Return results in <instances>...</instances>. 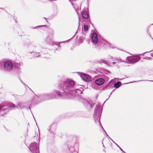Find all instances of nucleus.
Masks as SVG:
<instances>
[{
    "label": "nucleus",
    "mask_w": 153,
    "mask_h": 153,
    "mask_svg": "<svg viewBox=\"0 0 153 153\" xmlns=\"http://www.w3.org/2000/svg\"><path fill=\"white\" fill-rule=\"evenodd\" d=\"M82 17L84 18L85 19H87L89 17L87 10H83L82 11Z\"/></svg>",
    "instance_id": "11"
},
{
    "label": "nucleus",
    "mask_w": 153,
    "mask_h": 153,
    "mask_svg": "<svg viewBox=\"0 0 153 153\" xmlns=\"http://www.w3.org/2000/svg\"><path fill=\"white\" fill-rule=\"evenodd\" d=\"M102 111V108L99 104L98 103L97 104L96 108L95 109L94 111V117L95 122L96 123H98L99 125H100L102 128L104 129L103 127L102 126L100 121V117L101 116V113ZM105 133L106 135L107 134L104 130H103Z\"/></svg>",
    "instance_id": "2"
},
{
    "label": "nucleus",
    "mask_w": 153,
    "mask_h": 153,
    "mask_svg": "<svg viewBox=\"0 0 153 153\" xmlns=\"http://www.w3.org/2000/svg\"><path fill=\"white\" fill-rule=\"evenodd\" d=\"M121 85V82H118L116 83L114 85V86L116 88H118Z\"/></svg>",
    "instance_id": "12"
},
{
    "label": "nucleus",
    "mask_w": 153,
    "mask_h": 153,
    "mask_svg": "<svg viewBox=\"0 0 153 153\" xmlns=\"http://www.w3.org/2000/svg\"><path fill=\"white\" fill-rule=\"evenodd\" d=\"M26 105V104L25 103H19L18 104L19 106L21 108H22L24 107Z\"/></svg>",
    "instance_id": "14"
},
{
    "label": "nucleus",
    "mask_w": 153,
    "mask_h": 153,
    "mask_svg": "<svg viewBox=\"0 0 153 153\" xmlns=\"http://www.w3.org/2000/svg\"><path fill=\"white\" fill-rule=\"evenodd\" d=\"M31 54L33 56L35 57H38L39 56V53H36L33 52H32Z\"/></svg>",
    "instance_id": "13"
},
{
    "label": "nucleus",
    "mask_w": 153,
    "mask_h": 153,
    "mask_svg": "<svg viewBox=\"0 0 153 153\" xmlns=\"http://www.w3.org/2000/svg\"><path fill=\"white\" fill-rule=\"evenodd\" d=\"M152 81L153 82V81Z\"/></svg>",
    "instance_id": "25"
},
{
    "label": "nucleus",
    "mask_w": 153,
    "mask_h": 153,
    "mask_svg": "<svg viewBox=\"0 0 153 153\" xmlns=\"http://www.w3.org/2000/svg\"><path fill=\"white\" fill-rule=\"evenodd\" d=\"M116 62H113L112 63L113 64H115Z\"/></svg>",
    "instance_id": "18"
},
{
    "label": "nucleus",
    "mask_w": 153,
    "mask_h": 153,
    "mask_svg": "<svg viewBox=\"0 0 153 153\" xmlns=\"http://www.w3.org/2000/svg\"><path fill=\"white\" fill-rule=\"evenodd\" d=\"M117 146L119 147V148L120 147L117 144Z\"/></svg>",
    "instance_id": "21"
},
{
    "label": "nucleus",
    "mask_w": 153,
    "mask_h": 153,
    "mask_svg": "<svg viewBox=\"0 0 153 153\" xmlns=\"http://www.w3.org/2000/svg\"><path fill=\"white\" fill-rule=\"evenodd\" d=\"M118 60H121V59H118Z\"/></svg>",
    "instance_id": "23"
},
{
    "label": "nucleus",
    "mask_w": 153,
    "mask_h": 153,
    "mask_svg": "<svg viewBox=\"0 0 153 153\" xmlns=\"http://www.w3.org/2000/svg\"><path fill=\"white\" fill-rule=\"evenodd\" d=\"M74 82L71 80L67 79L63 84L62 87L63 91L66 94L67 98H72L76 96V94H81L82 92L81 88L75 87L73 88Z\"/></svg>",
    "instance_id": "1"
},
{
    "label": "nucleus",
    "mask_w": 153,
    "mask_h": 153,
    "mask_svg": "<svg viewBox=\"0 0 153 153\" xmlns=\"http://www.w3.org/2000/svg\"><path fill=\"white\" fill-rule=\"evenodd\" d=\"M104 82V79L101 78L96 80L95 81V83L97 85H102Z\"/></svg>",
    "instance_id": "10"
},
{
    "label": "nucleus",
    "mask_w": 153,
    "mask_h": 153,
    "mask_svg": "<svg viewBox=\"0 0 153 153\" xmlns=\"http://www.w3.org/2000/svg\"><path fill=\"white\" fill-rule=\"evenodd\" d=\"M92 40L94 43H97L98 41V38L97 34L95 33H94L92 35Z\"/></svg>",
    "instance_id": "9"
},
{
    "label": "nucleus",
    "mask_w": 153,
    "mask_h": 153,
    "mask_svg": "<svg viewBox=\"0 0 153 153\" xmlns=\"http://www.w3.org/2000/svg\"><path fill=\"white\" fill-rule=\"evenodd\" d=\"M122 152H124L122 150V151H121Z\"/></svg>",
    "instance_id": "22"
},
{
    "label": "nucleus",
    "mask_w": 153,
    "mask_h": 153,
    "mask_svg": "<svg viewBox=\"0 0 153 153\" xmlns=\"http://www.w3.org/2000/svg\"><path fill=\"white\" fill-rule=\"evenodd\" d=\"M88 26H87L86 25H84V26L83 27V30L85 31H87L88 30Z\"/></svg>",
    "instance_id": "15"
},
{
    "label": "nucleus",
    "mask_w": 153,
    "mask_h": 153,
    "mask_svg": "<svg viewBox=\"0 0 153 153\" xmlns=\"http://www.w3.org/2000/svg\"><path fill=\"white\" fill-rule=\"evenodd\" d=\"M16 107L13 103H5L0 105V115H3V114H1L3 112H4V114L9 112L10 110Z\"/></svg>",
    "instance_id": "3"
},
{
    "label": "nucleus",
    "mask_w": 153,
    "mask_h": 153,
    "mask_svg": "<svg viewBox=\"0 0 153 153\" xmlns=\"http://www.w3.org/2000/svg\"><path fill=\"white\" fill-rule=\"evenodd\" d=\"M113 60H115V61H117V60L115 59H113Z\"/></svg>",
    "instance_id": "17"
},
{
    "label": "nucleus",
    "mask_w": 153,
    "mask_h": 153,
    "mask_svg": "<svg viewBox=\"0 0 153 153\" xmlns=\"http://www.w3.org/2000/svg\"><path fill=\"white\" fill-rule=\"evenodd\" d=\"M13 68V65L10 61L6 60L0 62V68L9 71L11 70Z\"/></svg>",
    "instance_id": "5"
},
{
    "label": "nucleus",
    "mask_w": 153,
    "mask_h": 153,
    "mask_svg": "<svg viewBox=\"0 0 153 153\" xmlns=\"http://www.w3.org/2000/svg\"><path fill=\"white\" fill-rule=\"evenodd\" d=\"M86 104L87 105V106L88 107H90L91 108L92 107V105L90 103H88V102H87L86 103Z\"/></svg>",
    "instance_id": "16"
},
{
    "label": "nucleus",
    "mask_w": 153,
    "mask_h": 153,
    "mask_svg": "<svg viewBox=\"0 0 153 153\" xmlns=\"http://www.w3.org/2000/svg\"><path fill=\"white\" fill-rule=\"evenodd\" d=\"M110 59H113V57H111V58H110Z\"/></svg>",
    "instance_id": "20"
},
{
    "label": "nucleus",
    "mask_w": 153,
    "mask_h": 153,
    "mask_svg": "<svg viewBox=\"0 0 153 153\" xmlns=\"http://www.w3.org/2000/svg\"><path fill=\"white\" fill-rule=\"evenodd\" d=\"M120 62L121 61H118L117 62Z\"/></svg>",
    "instance_id": "24"
},
{
    "label": "nucleus",
    "mask_w": 153,
    "mask_h": 153,
    "mask_svg": "<svg viewBox=\"0 0 153 153\" xmlns=\"http://www.w3.org/2000/svg\"><path fill=\"white\" fill-rule=\"evenodd\" d=\"M80 76L82 79L85 81L88 82L91 80V77L88 75L82 73L81 74Z\"/></svg>",
    "instance_id": "8"
},
{
    "label": "nucleus",
    "mask_w": 153,
    "mask_h": 153,
    "mask_svg": "<svg viewBox=\"0 0 153 153\" xmlns=\"http://www.w3.org/2000/svg\"><path fill=\"white\" fill-rule=\"evenodd\" d=\"M30 149L32 153H39L38 144L35 142H33L30 145Z\"/></svg>",
    "instance_id": "6"
},
{
    "label": "nucleus",
    "mask_w": 153,
    "mask_h": 153,
    "mask_svg": "<svg viewBox=\"0 0 153 153\" xmlns=\"http://www.w3.org/2000/svg\"><path fill=\"white\" fill-rule=\"evenodd\" d=\"M119 148L120 149V150H121V151H122V149H121V148L120 147H119Z\"/></svg>",
    "instance_id": "19"
},
{
    "label": "nucleus",
    "mask_w": 153,
    "mask_h": 153,
    "mask_svg": "<svg viewBox=\"0 0 153 153\" xmlns=\"http://www.w3.org/2000/svg\"><path fill=\"white\" fill-rule=\"evenodd\" d=\"M140 59V57L137 56L128 57L126 58L128 62L130 64H134L138 61Z\"/></svg>",
    "instance_id": "7"
},
{
    "label": "nucleus",
    "mask_w": 153,
    "mask_h": 153,
    "mask_svg": "<svg viewBox=\"0 0 153 153\" xmlns=\"http://www.w3.org/2000/svg\"><path fill=\"white\" fill-rule=\"evenodd\" d=\"M45 100H49L55 98H67L66 94L61 93L59 91H54L50 94L45 96Z\"/></svg>",
    "instance_id": "4"
}]
</instances>
